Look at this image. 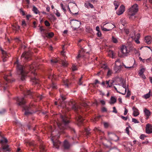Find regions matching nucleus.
<instances>
[{
	"instance_id": "nucleus-39",
	"label": "nucleus",
	"mask_w": 152,
	"mask_h": 152,
	"mask_svg": "<svg viewBox=\"0 0 152 152\" xmlns=\"http://www.w3.org/2000/svg\"><path fill=\"white\" fill-rule=\"evenodd\" d=\"M6 112V110L4 109H2L0 110V115L4 114Z\"/></svg>"
},
{
	"instance_id": "nucleus-2",
	"label": "nucleus",
	"mask_w": 152,
	"mask_h": 152,
	"mask_svg": "<svg viewBox=\"0 0 152 152\" xmlns=\"http://www.w3.org/2000/svg\"><path fill=\"white\" fill-rule=\"evenodd\" d=\"M20 91L24 93V97H17L16 100L19 106L22 107L25 110V115L26 116H28L33 114L34 112L32 110V109L30 107L25 106L26 103L25 98L27 97V96H28L30 98H34L35 96L40 100H41L43 98V96L42 95L35 93L31 90H27L26 88L23 86H20Z\"/></svg>"
},
{
	"instance_id": "nucleus-32",
	"label": "nucleus",
	"mask_w": 152,
	"mask_h": 152,
	"mask_svg": "<svg viewBox=\"0 0 152 152\" xmlns=\"http://www.w3.org/2000/svg\"><path fill=\"white\" fill-rule=\"evenodd\" d=\"M121 85L122 87L124 88H125V92L126 91V84L125 83V82H124V80H122L121 82Z\"/></svg>"
},
{
	"instance_id": "nucleus-45",
	"label": "nucleus",
	"mask_w": 152,
	"mask_h": 152,
	"mask_svg": "<svg viewBox=\"0 0 152 152\" xmlns=\"http://www.w3.org/2000/svg\"><path fill=\"white\" fill-rule=\"evenodd\" d=\"M85 131L86 132V134H87V135H88L90 133V132H89V131H90V129H88V128H85Z\"/></svg>"
},
{
	"instance_id": "nucleus-57",
	"label": "nucleus",
	"mask_w": 152,
	"mask_h": 152,
	"mask_svg": "<svg viewBox=\"0 0 152 152\" xmlns=\"http://www.w3.org/2000/svg\"><path fill=\"white\" fill-rule=\"evenodd\" d=\"M113 113H117V111L116 109V108L115 107H113Z\"/></svg>"
},
{
	"instance_id": "nucleus-46",
	"label": "nucleus",
	"mask_w": 152,
	"mask_h": 152,
	"mask_svg": "<svg viewBox=\"0 0 152 152\" xmlns=\"http://www.w3.org/2000/svg\"><path fill=\"white\" fill-rule=\"evenodd\" d=\"M87 2H88L90 3H94L95 2H96V0H87Z\"/></svg>"
},
{
	"instance_id": "nucleus-1",
	"label": "nucleus",
	"mask_w": 152,
	"mask_h": 152,
	"mask_svg": "<svg viewBox=\"0 0 152 152\" xmlns=\"http://www.w3.org/2000/svg\"><path fill=\"white\" fill-rule=\"evenodd\" d=\"M14 64L16 66L17 73L19 75L22 80L23 81L25 79L28 73V72L26 70H29L31 71V80L32 82V85H38L39 86H40V81L37 79V73L35 71V69L33 65L27 64L24 67L19 63L18 60L16 61Z\"/></svg>"
},
{
	"instance_id": "nucleus-52",
	"label": "nucleus",
	"mask_w": 152,
	"mask_h": 152,
	"mask_svg": "<svg viewBox=\"0 0 152 152\" xmlns=\"http://www.w3.org/2000/svg\"><path fill=\"white\" fill-rule=\"evenodd\" d=\"M83 77L82 76L79 79L78 83L79 85H81L82 84V82L81 81Z\"/></svg>"
},
{
	"instance_id": "nucleus-60",
	"label": "nucleus",
	"mask_w": 152,
	"mask_h": 152,
	"mask_svg": "<svg viewBox=\"0 0 152 152\" xmlns=\"http://www.w3.org/2000/svg\"><path fill=\"white\" fill-rule=\"evenodd\" d=\"M97 35L98 37H100L102 35L100 31H98L97 34Z\"/></svg>"
},
{
	"instance_id": "nucleus-37",
	"label": "nucleus",
	"mask_w": 152,
	"mask_h": 152,
	"mask_svg": "<svg viewBox=\"0 0 152 152\" xmlns=\"http://www.w3.org/2000/svg\"><path fill=\"white\" fill-rule=\"evenodd\" d=\"M81 52V51H80L79 52V54L76 57L77 59L78 60H79V58L82 57V55L81 54V53H80Z\"/></svg>"
},
{
	"instance_id": "nucleus-9",
	"label": "nucleus",
	"mask_w": 152,
	"mask_h": 152,
	"mask_svg": "<svg viewBox=\"0 0 152 152\" xmlns=\"http://www.w3.org/2000/svg\"><path fill=\"white\" fill-rule=\"evenodd\" d=\"M53 134H52L51 136H52V138H51V140L53 142V146L54 147L58 148L59 146L61 145L60 142L58 140L56 139V138H58L59 137V135L55 136H53Z\"/></svg>"
},
{
	"instance_id": "nucleus-50",
	"label": "nucleus",
	"mask_w": 152,
	"mask_h": 152,
	"mask_svg": "<svg viewBox=\"0 0 152 152\" xmlns=\"http://www.w3.org/2000/svg\"><path fill=\"white\" fill-rule=\"evenodd\" d=\"M20 13L23 16L25 15V12L23 11L22 9H20Z\"/></svg>"
},
{
	"instance_id": "nucleus-23",
	"label": "nucleus",
	"mask_w": 152,
	"mask_h": 152,
	"mask_svg": "<svg viewBox=\"0 0 152 152\" xmlns=\"http://www.w3.org/2000/svg\"><path fill=\"white\" fill-rule=\"evenodd\" d=\"M63 146L64 149H68L70 145L68 141L65 140Z\"/></svg>"
},
{
	"instance_id": "nucleus-27",
	"label": "nucleus",
	"mask_w": 152,
	"mask_h": 152,
	"mask_svg": "<svg viewBox=\"0 0 152 152\" xmlns=\"http://www.w3.org/2000/svg\"><path fill=\"white\" fill-rule=\"evenodd\" d=\"M54 35V34L52 32H50L46 34V36L48 38H52Z\"/></svg>"
},
{
	"instance_id": "nucleus-25",
	"label": "nucleus",
	"mask_w": 152,
	"mask_h": 152,
	"mask_svg": "<svg viewBox=\"0 0 152 152\" xmlns=\"http://www.w3.org/2000/svg\"><path fill=\"white\" fill-rule=\"evenodd\" d=\"M85 7L87 8H89V7L93 8H94L93 5L91 4L90 3L87 2L85 4Z\"/></svg>"
},
{
	"instance_id": "nucleus-4",
	"label": "nucleus",
	"mask_w": 152,
	"mask_h": 152,
	"mask_svg": "<svg viewBox=\"0 0 152 152\" xmlns=\"http://www.w3.org/2000/svg\"><path fill=\"white\" fill-rule=\"evenodd\" d=\"M70 107L74 110L76 113V119L77 121V124L79 126H80L83 124V121L84 119L82 117L81 114L82 113L80 112L81 110L74 102L71 101L68 103Z\"/></svg>"
},
{
	"instance_id": "nucleus-18",
	"label": "nucleus",
	"mask_w": 152,
	"mask_h": 152,
	"mask_svg": "<svg viewBox=\"0 0 152 152\" xmlns=\"http://www.w3.org/2000/svg\"><path fill=\"white\" fill-rule=\"evenodd\" d=\"M11 76V75H6L4 77V79L6 81V85H7V83L11 82V80H10V77Z\"/></svg>"
},
{
	"instance_id": "nucleus-14",
	"label": "nucleus",
	"mask_w": 152,
	"mask_h": 152,
	"mask_svg": "<svg viewBox=\"0 0 152 152\" xmlns=\"http://www.w3.org/2000/svg\"><path fill=\"white\" fill-rule=\"evenodd\" d=\"M146 133L148 134L152 133V126L150 124H148L146 126Z\"/></svg>"
},
{
	"instance_id": "nucleus-7",
	"label": "nucleus",
	"mask_w": 152,
	"mask_h": 152,
	"mask_svg": "<svg viewBox=\"0 0 152 152\" xmlns=\"http://www.w3.org/2000/svg\"><path fill=\"white\" fill-rule=\"evenodd\" d=\"M129 52L128 48L125 46H123L121 48V51L118 52V56L120 57H123L127 55Z\"/></svg>"
},
{
	"instance_id": "nucleus-42",
	"label": "nucleus",
	"mask_w": 152,
	"mask_h": 152,
	"mask_svg": "<svg viewBox=\"0 0 152 152\" xmlns=\"http://www.w3.org/2000/svg\"><path fill=\"white\" fill-rule=\"evenodd\" d=\"M137 39H135V41L137 43H140V41L138 40L139 38V34H138V35L137 36Z\"/></svg>"
},
{
	"instance_id": "nucleus-26",
	"label": "nucleus",
	"mask_w": 152,
	"mask_h": 152,
	"mask_svg": "<svg viewBox=\"0 0 152 152\" xmlns=\"http://www.w3.org/2000/svg\"><path fill=\"white\" fill-rule=\"evenodd\" d=\"M48 75V78L50 79H52L54 80L56 79V76L53 75L52 73L49 74Z\"/></svg>"
},
{
	"instance_id": "nucleus-13",
	"label": "nucleus",
	"mask_w": 152,
	"mask_h": 152,
	"mask_svg": "<svg viewBox=\"0 0 152 152\" xmlns=\"http://www.w3.org/2000/svg\"><path fill=\"white\" fill-rule=\"evenodd\" d=\"M108 136L109 139L113 141L117 142L119 140V138L115 134L112 133H109Z\"/></svg>"
},
{
	"instance_id": "nucleus-49",
	"label": "nucleus",
	"mask_w": 152,
	"mask_h": 152,
	"mask_svg": "<svg viewBox=\"0 0 152 152\" xmlns=\"http://www.w3.org/2000/svg\"><path fill=\"white\" fill-rule=\"evenodd\" d=\"M146 136L144 134H141L140 137V139L142 140H144V137H145Z\"/></svg>"
},
{
	"instance_id": "nucleus-41",
	"label": "nucleus",
	"mask_w": 152,
	"mask_h": 152,
	"mask_svg": "<svg viewBox=\"0 0 152 152\" xmlns=\"http://www.w3.org/2000/svg\"><path fill=\"white\" fill-rule=\"evenodd\" d=\"M130 95H131L130 91L129 90H128L127 91V95H126V97H127V98H128L130 96Z\"/></svg>"
},
{
	"instance_id": "nucleus-36",
	"label": "nucleus",
	"mask_w": 152,
	"mask_h": 152,
	"mask_svg": "<svg viewBox=\"0 0 152 152\" xmlns=\"http://www.w3.org/2000/svg\"><path fill=\"white\" fill-rule=\"evenodd\" d=\"M112 41L113 42L115 43H116L118 42V41L117 38H115L113 36L112 37Z\"/></svg>"
},
{
	"instance_id": "nucleus-44",
	"label": "nucleus",
	"mask_w": 152,
	"mask_h": 152,
	"mask_svg": "<svg viewBox=\"0 0 152 152\" xmlns=\"http://www.w3.org/2000/svg\"><path fill=\"white\" fill-rule=\"evenodd\" d=\"M132 121L135 123H138L139 122L136 119L133 118L132 119Z\"/></svg>"
},
{
	"instance_id": "nucleus-43",
	"label": "nucleus",
	"mask_w": 152,
	"mask_h": 152,
	"mask_svg": "<svg viewBox=\"0 0 152 152\" xmlns=\"http://www.w3.org/2000/svg\"><path fill=\"white\" fill-rule=\"evenodd\" d=\"M56 15L58 17H59L61 16V14L58 11V10H56V13H55Z\"/></svg>"
},
{
	"instance_id": "nucleus-11",
	"label": "nucleus",
	"mask_w": 152,
	"mask_h": 152,
	"mask_svg": "<svg viewBox=\"0 0 152 152\" xmlns=\"http://www.w3.org/2000/svg\"><path fill=\"white\" fill-rule=\"evenodd\" d=\"M138 10V6L137 4H134L129 9V15L133 16L135 15Z\"/></svg>"
},
{
	"instance_id": "nucleus-3",
	"label": "nucleus",
	"mask_w": 152,
	"mask_h": 152,
	"mask_svg": "<svg viewBox=\"0 0 152 152\" xmlns=\"http://www.w3.org/2000/svg\"><path fill=\"white\" fill-rule=\"evenodd\" d=\"M61 122H57L58 127L60 129L59 132L60 134H64L65 133V130L66 129L70 131L72 133H75L74 128L68 126L70 122L69 118L67 117L66 114L60 115Z\"/></svg>"
},
{
	"instance_id": "nucleus-47",
	"label": "nucleus",
	"mask_w": 152,
	"mask_h": 152,
	"mask_svg": "<svg viewBox=\"0 0 152 152\" xmlns=\"http://www.w3.org/2000/svg\"><path fill=\"white\" fill-rule=\"evenodd\" d=\"M121 118L122 119H123V120L125 121H126L128 118L127 117H124V116L122 115H121Z\"/></svg>"
},
{
	"instance_id": "nucleus-56",
	"label": "nucleus",
	"mask_w": 152,
	"mask_h": 152,
	"mask_svg": "<svg viewBox=\"0 0 152 152\" xmlns=\"http://www.w3.org/2000/svg\"><path fill=\"white\" fill-rule=\"evenodd\" d=\"M113 152H120V151L117 149H115L111 150Z\"/></svg>"
},
{
	"instance_id": "nucleus-16",
	"label": "nucleus",
	"mask_w": 152,
	"mask_h": 152,
	"mask_svg": "<svg viewBox=\"0 0 152 152\" xmlns=\"http://www.w3.org/2000/svg\"><path fill=\"white\" fill-rule=\"evenodd\" d=\"M152 41V38L150 36H147L145 38V42L148 44L151 43Z\"/></svg>"
},
{
	"instance_id": "nucleus-15",
	"label": "nucleus",
	"mask_w": 152,
	"mask_h": 152,
	"mask_svg": "<svg viewBox=\"0 0 152 152\" xmlns=\"http://www.w3.org/2000/svg\"><path fill=\"white\" fill-rule=\"evenodd\" d=\"M72 80L66 79L64 81V83L66 87L68 88L72 82Z\"/></svg>"
},
{
	"instance_id": "nucleus-10",
	"label": "nucleus",
	"mask_w": 152,
	"mask_h": 152,
	"mask_svg": "<svg viewBox=\"0 0 152 152\" xmlns=\"http://www.w3.org/2000/svg\"><path fill=\"white\" fill-rule=\"evenodd\" d=\"M114 82V80H113L103 81L101 83V85L104 88H108L112 87L113 85Z\"/></svg>"
},
{
	"instance_id": "nucleus-35",
	"label": "nucleus",
	"mask_w": 152,
	"mask_h": 152,
	"mask_svg": "<svg viewBox=\"0 0 152 152\" xmlns=\"http://www.w3.org/2000/svg\"><path fill=\"white\" fill-rule=\"evenodd\" d=\"M151 96V91H150L148 93L144 95L145 98L146 99L148 98Z\"/></svg>"
},
{
	"instance_id": "nucleus-54",
	"label": "nucleus",
	"mask_w": 152,
	"mask_h": 152,
	"mask_svg": "<svg viewBox=\"0 0 152 152\" xmlns=\"http://www.w3.org/2000/svg\"><path fill=\"white\" fill-rule=\"evenodd\" d=\"M99 83V80H98L96 79L95 80V82L93 83V85L94 86V85H96L97 83Z\"/></svg>"
},
{
	"instance_id": "nucleus-64",
	"label": "nucleus",
	"mask_w": 152,
	"mask_h": 152,
	"mask_svg": "<svg viewBox=\"0 0 152 152\" xmlns=\"http://www.w3.org/2000/svg\"><path fill=\"white\" fill-rule=\"evenodd\" d=\"M102 111L103 112H106L107 111V109L105 107H103L102 108Z\"/></svg>"
},
{
	"instance_id": "nucleus-24",
	"label": "nucleus",
	"mask_w": 152,
	"mask_h": 152,
	"mask_svg": "<svg viewBox=\"0 0 152 152\" xmlns=\"http://www.w3.org/2000/svg\"><path fill=\"white\" fill-rule=\"evenodd\" d=\"M144 112L145 113V115L147 118H148L151 115V113L150 111L146 108H145L144 110Z\"/></svg>"
},
{
	"instance_id": "nucleus-8",
	"label": "nucleus",
	"mask_w": 152,
	"mask_h": 152,
	"mask_svg": "<svg viewBox=\"0 0 152 152\" xmlns=\"http://www.w3.org/2000/svg\"><path fill=\"white\" fill-rule=\"evenodd\" d=\"M70 23L74 30H77L80 27L81 23L79 21L75 20H71Z\"/></svg>"
},
{
	"instance_id": "nucleus-55",
	"label": "nucleus",
	"mask_w": 152,
	"mask_h": 152,
	"mask_svg": "<svg viewBox=\"0 0 152 152\" xmlns=\"http://www.w3.org/2000/svg\"><path fill=\"white\" fill-rule=\"evenodd\" d=\"M102 30L103 31H110L111 29H108L104 27H102Z\"/></svg>"
},
{
	"instance_id": "nucleus-20",
	"label": "nucleus",
	"mask_w": 152,
	"mask_h": 152,
	"mask_svg": "<svg viewBox=\"0 0 152 152\" xmlns=\"http://www.w3.org/2000/svg\"><path fill=\"white\" fill-rule=\"evenodd\" d=\"M132 109L133 110V115L134 116H137L139 114V110L136 107H133Z\"/></svg>"
},
{
	"instance_id": "nucleus-31",
	"label": "nucleus",
	"mask_w": 152,
	"mask_h": 152,
	"mask_svg": "<svg viewBox=\"0 0 152 152\" xmlns=\"http://www.w3.org/2000/svg\"><path fill=\"white\" fill-rule=\"evenodd\" d=\"M32 10L36 14H38L39 12L37 9L34 6L33 7Z\"/></svg>"
},
{
	"instance_id": "nucleus-22",
	"label": "nucleus",
	"mask_w": 152,
	"mask_h": 152,
	"mask_svg": "<svg viewBox=\"0 0 152 152\" xmlns=\"http://www.w3.org/2000/svg\"><path fill=\"white\" fill-rule=\"evenodd\" d=\"M67 7L68 8V9L69 11H70V12L72 13L73 15H76L78 14V11H76V10L75 11L74 10V8H76V9H77V7H74L72 8V12L71 11V10H70L69 8V7L68 6Z\"/></svg>"
},
{
	"instance_id": "nucleus-33",
	"label": "nucleus",
	"mask_w": 152,
	"mask_h": 152,
	"mask_svg": "<svg viewBox=\"0 0 152 152\" xmlns=\"http://www.w3.org/2000/svg\"><path fill=\"white\" fill-rule=\"evenodd\" d=\"M60 5L62 9L64 11V13H65L66 11V7H67V6H64L62 4H61Z\"/></svg>"
},
{
	"instance_id": "nucleus-34",
	"label": "nucleus",
	"mask_w": 152,
	"mask_h": 152,
	"mask_svg": "<svg viewBox=\"0 0 152 152\" xmlns=\"http://www.w3.org/2000/svg\"><path fill=\"white\" fill-rule=\"evenodd\" d=\"M145 71L144 68H142L141 69L139 72V74L140 76L142 75L143 74V73Z\"/></svg>"
},
{
	"instance_id": "nucleus-61",
	"label": "nucleus",
	"mask_w": 152,
	"mask_h": 152,
	"mask_svg": "<svg viewBox=\"0 0 152 152\" xmlns=\"http://www.w3.org/2000/svg\"><path fill=\"white\" fill-rule=\"evenodd\" d=\"M122 24L124 26L125 24L126 23V20H122Z\"/></svg>"
},
{
	"instance_id": "nucleus-17",
	"label": "nucleus",
	"mask_w": 152,
	"mask_h": 152,
	"mask_svg": "<svg viewBox=\"0 0 152 152\" xmlns=\"http://www.w3.org/2000/svg\"><path fill=\"white\" fill-rule=\"evenodd\" d=\"M125 7L124 6L122 5L120 7L119 9V10L117 12V14L118 15H120L122 14L123 12L124 11Z\"/></svg>"
},
{
	"instance_id": "nucleus-19",
	"label": "nucleus",
	"mask_w": 152,
	"mask_h": 152,
	"mask_svg": "<svg viewBox=\"0 0 152 152\" xmlns=\"http://www.w3.org/2000/svg\"><path fill=\"white\" fill-rule=\"evenodd\" d=\"M48 88H51L53 89H56L57 88V86L55 82L52 81V83L50 84Z\"/></svg>"
},
{
	"instance_id": "nucleus-12",
	"label": "nucleus",
	"mask_w": 152,
	"mask_h": 152,
	"mask_svg": "<svg viewBox=\"0 0 152 152\" xmlns=\"http://www.w3.org/2000/svg\"><path fill=\"white\" fill-rule=\"evenodd\" d=\"M31 57V54L29 52H24L22 54L21 58L23 61H26L29 60Z\"/></svg>"
},
{
	"instance_id": "nucleus-53",
	"label": "nucleus",
	"mask_w": 152,
	"mask_h": 152,
	"mask_svg": "<svg viewBox=\"0 0 152 152\" xmlns=\"http://www.w3.org/2000/svg\"><path fill=\"white\" fill-rule=\"evenodd\" d=\"M72 70L73 71H75L77 69V67L76 66H75L74 65H73L72 66Z\"/></svg>"
},
{
	"instance_id": "nucleus-62",
	"label": "nucleus",
	"mask_w": 152,
	"mask_h": 152,
	"mask_svg": "<svg viewBox=\"0 0 152 152\" xmlns=\"http://www.w3.org/2000/svg\"><path fill=\"white\" fill-rule=\"evenodd\" d=\"M128 111L125 108V111H124V115H126L128 113Z\"/></svg>"
},
{
	"instance_id": "nucleus-59",
	"label": "nucleus",
	"mask_w": 152,
	"mask_h": 152,
	"mask_svg": "<svg viewBox=\"0 0 152 152\" xmlns=\"http://www.w3.org/2000/svg\"><path fill=\"white\" fill-rule=\"evenodd\" d=\"M22 25L23 26H26V23L25 20H23L22 21Z\"/></svg>"
},
{
	"instance_id": "nucleus-58",
	"label": "nucleus",
	"mask_w": 152,
	"mask_h": 152,
	"mask_svg": "<svg viewBox=\"0 0 152 152\" xmlns=\"http://www.w3.org/2000/svg\"><path fill=\"white\" fill-rule=\"evenodd\" d=\"M124 31L125 32V33L126 34H129V29H124Z\"/></svg>"
},
{
	"instance_id": "nucleus-28",
	"label": "nucleus",
	"mask_w": 152,
	"mask_h": 152,
	"mask_svg": "<svg viewBox=\"0 0 152 152\" xmlns=\"http://www.w3.org/2000/svg\"><path fill=\"white\" fill-rule=\"evenodd\" d=\"M40 152H44L46 151L45 149L44 145H43L41 144L40 146Z\"/></svg>"
},
{
	"instance_id": "nucleus-29",
	"label": "nucleus",
	"mask_w": 152,
	"mask_h": 152,
	"mask_svg": "<svg viewBox=\"0 0 152 152\" xmlns=\"http://www.w3.org/2000/svg\"><path fill=\"white\" fill-rule=\"evenodd\" d=\"M110 100L111 102H110V103L111 104L114 103L116 101V99L113 96H112L111 97Z\"/></svg>"
},
{
	"instance_id": "nucleus-40",
	"label": "nucleus",
	"mask_w": 152,
	"mask_h": 152,
	"mask_svg": "<svg viewBox=\"0 0 152 152\" xmlns=\"http://www.w3.org/2000/svg\"><path fill=\"white\" fill-rule=\"evenodd\" d=\"M45 24L46 26H50V24L48 20H45Z\"/></svg>"
},
{
	"instance_id": "nucleus-6",
	"label": "nucleus",
	"mask_w": 152,
	"mask_h": 152,
	"mask_svg": "<svg viewBox=\"0 0 152 152\" xmlns=\"http://www.w3.org/2000/svg\"><path fill=\"white\" fill-rule=\"evenodd\" d=\"M7 142V140L5 138L2 139L0 141V143L2 145V151L3 152L11 151V149L9 147V146L7 144H4V143H6Z\"/></svg>"
},
{
	"instance_id": "nucleus-51",
	"label": "nucleus",
	"mask_w": 152,
	"mask_h": 152,
	"mask_svg": "<svg viewBox=\"0 0 152 152\" xmlns=\"http://www.w3.org/2000/svg\"><path fill=\"white\" fill-rule=\"evenodd\" d=\"M51 61L52 63H56L58 62V60L56 59H53Z\"/></svg>"
},
{
	"instance_id": "nucleus-48",
	"label": "nucleus",
	"mask_w": 152,
	"mask_h": 152,
	"mask_svg": "<svg viewBox=\"0 0 152 152\" xmlns=\"http://www.w3.org/2000/svg\"><path fill=\"white\" fill-rule=\"evenodd\" d=\"M112 74V71L111 70L109 69L107 72V75L108 76Z\"/></svg>"
},
{
	"instance_id": "nucleus-38",
	"label": "nucleus",
	"mask_w": 152,
	"mask_h": 152,
	"mask_svg": "<svg viewBox=\"0 0 152 152\" xmlns=\"http://www.w3.org/2000/svg\"><path fill=\"white\" fill-rule=\"evenodd\" d=\"M61 64L63 66H67V62L63 60L61 61Z\"/></svg>"
},
{
	"instance_id": "nucleus-21",
	"label": "nucleus",
	"mask_w": 152,
	"mask_h": 152,
	"mask_svg": "<svg viewBox=\"0 0 152 152\" xmlns=\"http://www.w3.org/2000/svg\"><path fill=\"white\" fill-rule=\"evenodd\" d=\"M0 50H1L2 52V53L4 57L8 58L10 56V55L9 53H7L4 50L1 48H0Z\"/></svg>"
},
{
	"instance_id": "nucleus-30",
	"label": "nucleus",
	"mask_w": 152,
	"mask_h": 152,
	"mask_svg": "<svg viewBox=\"0 0 152 152\" xmlns=\"http://www.w3.org/2000/svg\"><path fill=\"white\" fill-rule=\"evenodd\" d=\"M109 53L112 55L113 58H114L115 57V53L112 50H110L109 51Z\"/></svg>"
},
{
	"instance_id": "nucleus-5",
	"label": "nucleus",
	"mask_w": 152,
	"mask_h": 152,
	"mask_svg": "<svg viewBox=\"0 0 152 152\" xmlns=\"http://www.w3.org/2000/svg\"><path fill=\"white\" fill-rule=\"evenodd\" d=\"M124 66L125 68L130 69L133 68V66H126L123 64H121L119 59H118L115 61V65L114 67V69L116 73H118L121 70L122 66Z\"/></svg>"
},
{
	"instance_id": "nucleus-63",
	"label": "nucleus",
	"mask_w": 152,
	"mask_h": 152,
	"mask_svg": "<svg viewBox=\"0 0 152 152\" xmlns=\"http://www.w3.org/2000/svg\"><path fill=\"white\" fill-rule=\"evenodd\" d=\"M88 31V32L91 33L93 31L92 29L91 28L89 27V30Z\"/></svg>"
}]
</instances>
